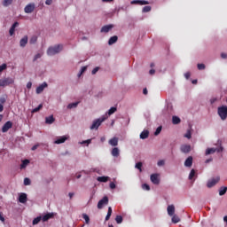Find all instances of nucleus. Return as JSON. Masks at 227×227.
<instances>
[{
  "label": "nucleus",
  "mask_w": 227,
  "mask_h": 227,
  "mask_svg": "<svg viewBox=\"0 0 227 227\" xmlns=\"http://www.w3.org/2000/svg\"><path fill=\"white\" fill-rule=\"evenodd\" d=\"M164 164H166V161L164 160H160L157 162V166L160 167V166H164Z\"/></svg>",
  "instance_id": "47"
},
{
  "label": "nucleus",
  "mask_w": 227,
  "mask_h": 227,
  "mask_svg": "<svg viewBox=\"0 0 227 227\" xmlns=\"http://www.w3.org/2000/svg\"><path fill=\"white\" fill-rule=\"evenodd\" d=\"M118 42V37L116 35H114L112 37H110L109 41H108V45H113L114 43H116Z\"/></svg>",
  "instance_id": "23"
},
{
  "label": "nucleus",
  "mask_w": 227,
  "mask_h": 227,
  "mask_svg": "<svg viewBox=\"0 0 227 227\" xmlns=\"http://www.w3.org/2000/svg\"><path fill=\"white\" fill-rule=\"evenodd\" d=\"M149 74H150V75H153V74H155V69H151L149 71Z\"/></svg>",
  "instance_id": "63"
},
{
  "label": "nucleus",
  "mask_w": 227,
  "mask_h": 227,
  "mask_svg": "<svg viewBox=\"0 0 227 227\" xmlns=\"http://www.w3.org/2000/svg\"><path fill=\"white\" fill-rule=\"evenodd\" d=\"M117 111L116 107L112 106L109 110H108V114L109 116H111V114H114V112Z\"/></svg>",
  "instance_id": "39"
},
{
  "label": "nucleus",
  "mask_w": 227,
  "mask_h": 227,
  "mask_svg": "<svg viewBox=\"0 0 227 227\" xmlns=\"http://www.w3.org/2000/svg\"><path fill=\"white\" fill-rule=\"evenodd\" d=\"M111 215H113V207H109L107 215L106 216V221H109V219H111Z\"/></svg>",
  "instance_id": "24"
},
{
  "label": "nucleus",
  "mask_w": 227,
  "mask_h": 227,
  "mask_svg": "<svg viewBox=\"0 0 227 227\" xmlns=\"http://www.w3.org/2000/svg\"><path fill=\"white\" fill-rule=\"evenodd\" d=\"M184 166L186 168H191L192 166V156H190L185 160Z\"/></svg>",
  "instance_id": "19"
},
{
  "label": "nucleus",
  "mask_w": 227,
  "mask_h": 227,
  "mask_svg": "<svg viewBox=\"0 0 227 227\" xmlns=\"http://www.w3.org/2000/svg\"><path fill=\"white\" fill-rule=\"evenodd\" d=\"M221 58H222L223 59H226L227 54H226V53H222V54H221Z\"/></svg>",
  "instance_id": "62"
},
{
  "label": "nucleus",
  "mask_w": 227,
  "mask_h": 227,
  "mask_svg": "<svg viewBox=\"0 0 227 227\" xmlns=\"http://www.w3.org/2000/svg\"><path fill=\"white\" fill-rule=\"evenodd\" d=\"M12 127H13V122H12L11 121H6L2 127V132H8V129H12Z\"/></svg>",
  "instance_id": "9"
},
{
  "label": "nucleus",
  "mask_w": 227,
  "mask_h": 227,
  "mask_svg": "<svg viewBox=\"0 0 227 227\" xmlns=\"http://www.w3.org/2000/svg\"><path fill=\"white\" fill-rule=\"evenodd\" d=\"M184 137H187V139H191L192 137L191 131H187V133L184 135Z\"/></svg>",
  "instance_id": "53"
},
{
  "label": "nucleus",
  "mask_w": 227,
  "mask_h": 227,
  "mask_svg": "<svg viewBox=\"0 0 227 227\" xmlns=\"http://www.w3.org/2000/svg\"><path fill=\"white\" fill-rule=\"evenodd\" d=\"M131 4H140V6H143L145 4H150V3L146 0H133L131 1Z\"/></svg>",
  "instance_id": "11"
},
{
  "label": "nucleus",
  "mask_w": 227,
  "mask_h": 227,
  "mask_svg": "<svg viewBox=\"0 0 227 227\" xmlns=\"http://www.w3.org/2000/svg\"><path fill=\"white\" fill-rule=\"evenodd\" d=\"M106 121V118L98 119L93 121L92 125L90 126V130H97L100 125H102V122Z\"/></svg>",
  "instance_id": "5"
},
{
  "label": "nucleus",
  "mask_w": 227,
  "mask_h": 227,
  "mask_svg": "<svg viewBox=\"0 0 227 227\" xmlns=\"http://www.w3.org/2000/svg\"><path fill=\"white\" fill-rule=\"evenodd\" d=\"M40 58H42V53H37L33 61H36L37 59H40Z\"/></svg>",
  "instance_id": "48"
},
{
  "label": "nucleus",
  "mask_w": 227,
  "mask_h": 227,
  "mask_svg": "<svg viewBox=\"0 0 227 227\" xmlns=\"http://www.w3.org/2000/svg\"><path fill=\"white\" fill-rule=\"evenodd\" d=\"M223 150H224V148H223L222 145H220L219 147L207 148L206 150L205 154L206 155H212V153H215V152H217V153H221V152H223Z\"/></svg>",
  "instance_id": "4"
},
{
  "label": "nucleus",
  "mask_w": 227,
  "mask_h": 227,
  "mask_svg": "<svg viewBox=\"0 0 227 227\" xmlns=\"http://www.w3.org/2000/svg\"><path fill=\"white\" fill-rule=\"evenodd\" d=\"M197 67L199 70H205V64H198Z\"/></svg>",
  "instance_id": "49"
},
{
  "label": "nucleus",
  "mask_w": 227,
  "mask_h": 227,
  "mask_svg": "<svg viewBox=\"0 0 227 227\" xmlns=\"http://www.w3.org/2000/svg\"><path fill=\"white\" fill-rule=\"evenodd\" d=\"M42 107H43V105L40 104L37 107H35L32 110V113H38V111H40V109H42Z\"/></svg>",
  "instance_id": "40"
},
{
  "label": "nucleus",
  "mask_w": 227,
  "mask_h": 227,
  "mask_svg": "<svg viewBox=\"0 0 227 227\" xmlns=\"http://www.w3.org/2000/svg\"><path fill=\"white\" fill-rule=\"evenodd\" d=\"M113 157H120V149L118 147H114L112 149Z\"/></svg>",
  "instance_id": "22"
},
{
  "label": "nucleus",
  "mask_w": 227,
  "mask_h": 227,
  "mask_svg": "<svg viewBox=\"0 0 227 227\" xmlns=\"http://www.w3.org/2000/svg\"><path fill=\"white\" fill-rule=\"evenodd\" d=\"M184 77H185V79H190V77H191V73H189V72L185 73V74H184Z\"/></svg>",
  "instance_id": "59"
},
{
  "label": "nucleus",
  "mask_w": 227,
  "mask_h": 227,
  "mask_svg": "<svg viewBox=\"0 0 227 227\" xmlns=\"http://www.w3.org/2000/svg\"><path fill=\"white\" fill-rule=\"evenodd\" d=\"M196 176V170L192 169L189 175V180H192Z\"/></svg>",
  "instance_id": "33"
},
{
  "label": "nucleus",
  "mask_w": 227,
  "mask_h": 227,
  "mask_svg": "<svg viewBox=\"0 0 227 227\" xmlns=\"http://www.w3.org/2000/svg\"><path fill=\"white\" fill-rule=\"evenodd\" d=\"M6 64H3L2 66H0V72H3V70H6Z\"/></svg>",
  "instance_id": "52"
},
{
  "label": "nucleus",
  "mask_w": 227,
  "mask_h": 227,
  "mask_svg": "<svg viewBox=\"0 0 227 227\" xmlns=\"http://www.w3.org/2000/svg\"><path fill=\"white\" fill-rule=\"evenodd\" d=\"M115 221H116L117 224H121V223H123V216H121V215H117V216L115 217Z\"/></svg>",
  "instance_id": "31"
},
{
  "label": "nucleus",
  "mask_w": 227,
  "mask_h": 227,
  "mask_svg": "<svg viewBox=\"0 0 227 227\" xmlns=\"http://www.w3.org/2000/svg\"><path fill=\"white\" fill-rule=\"evenodd\" d=\"M161 130H162V126L158 127L154 132V136H159V134H160Z\"/></svg>",
  "instance_id": "41"
},
{
  "label": "nucleus",
  "mask_w": 227,
  "mask_h": 227,
  "mask_svg": "<svg viewBox=\"0 0 227 227\" xmlns=\"http://www.w3.org/2000/svg\"><path fill=\"white\" fill-rule=\"evenodd\" d=\"M63 51V46L61 44H58L55 46L49 47L47 50L48 56H55V54H59Z\"/></svg>",
  "instance_id": "1"
},
{
  "label": "nucleus",
  "mask_w": 227,
  "mask_h": 227,
  "mask_svg": "<svg viewBox=\"0 0 227 227\" xmlns=\"http://www.w3.org/2000/svg\"><path fill=\"white\" fill-rule=\"evenodd\" d=\"M106 205H109V198L107 196L103 197V199L98 202V208L101 210Z\"/></svg>",
  "instance_id": "6"
},
{
  "label": "nucleus",
  "mask_w": 227,
  "mask_h": 227,
  "mask_svg": "<svg viewBox=\"0 0 227 227\" xmlns=\"http://www.w3.org/2000/svg\"><path fill=\"white\" fill-rule=\"evenodd\" d=\"M6 103V98H0V104H5Z\"/></svg>",
  "instance_id": "55"
},
{
  "label": "nucleus",
  "mask_w": 227,
  "mask_h": 227,
  "mask_svg": "<svg viewBox=\"0 0 227 227\" xmlns=\"http://www.w3.org/2000/svg\"><path fill=\"white\" fill-rule=\"evenodd\" d=\"M108 143L111 146H116L118 145V137H114L111 138Z\"/></svg>",
  "instance_id": "20"
},
{
  "label": "nucleus",
  "mask_w": 227,
  "mask_h": 227,
  "mask_svg": "<svg viewBox=\"0 0 227 227\" xmlns=\"http://www.w3.org/2000/svg\"><path fill=\"white\" fill-rule=\"evenodd\" d=\"M90 143H91V139H88V140H84V141H82V143H81V145H90Z\"/></svg>",
  "instance_id": "51"
},
{
  "label": "nucleus",
  "mask_w": 227,
  "mask_h": 227,
  "mask_svg": "<svg viewBox=\"0 0 227 227\" xmlns=\"http://www.w3.org/2000/svg\"><path fill=\"white\" fill-rule=\"evenodd\" d=\"M35 5L34 3L28 4L24 8L25 13H33L35 12Z\"/></svg>",
  "instance_id": "7"
},
{
  "label": "nucleus",
  "mask_w": 227,
  "mask_h": 227,
  "mask_svg": "<svg viewBox=\"0 0 227 227\" xmlns=\"http://www.w3.org/2000/svg\"><path fill=\"white\" fill-rule=\"evenodd\" d=\"M82 217L86 224H90V216L87 214H82Z\"/></svg>",
  "instance_id": "37"
},
{
  "label": "nucleus",
  "mask_w": 227,
  "mask_h": 227,
  "mask_svg": "<svg viewBox=\"0 0 227 227\" xmlns=\"http://www.w3.org/2000/svg\"><path fill=\"white\" fill-rule=\"evenodd\" d=\"M45 88H47V82H43V84L39 85L36 88L37 95H40V93H42V91H43V90H45Z\"/></svg>",
  "instance_id": "13"
},
{
  "label": "nucleus",
  "mask_w": 227,
  "mask_h": 227,
  "mask_svg": "<svg viewBox=\"0 0 227 227\" xmlns=\"http://www.w3.org/2000/svg\"><path fill=\"white\" fill-rule=\"evenodd\" d=\"M0 221H2V223H4V216H3V213H0Z\"/></svg>",
  "instance_id": "61"
},
{
  "label": "nucleus",
  "mask_w": 227,
  "mask_h": 227,
  "mask_svg": "<svg viewBox=\"0 0 227 227\" xmlns=\"http://www.w3.org/2000/svg\"><path fill=\"white\" fill-rule=\"evenodd\" d=\"M98 70H99L98 67H95V68L92 70V72H91L92 75H95V74H97V72H98Z\"/></svg>",
  "instance_id": "54"
},
{
  "label": "nucleus",
  "mask_w": 227,
  "mask_h": 227,
  "mask_svg": "<svg viewBox=\"0 0 227 227\" xmlns=\"http://www.w3.org/2000/svg\"><path fill=\"white\" fill-rule=\"evenodd\" d=\"M148 136H150V131H148V129H145L141 132L140 139H148Z\"/></svg>",
  "instance_id": "18"
},
{
  "label": "nucleus",
  "mask_w": 227,
  "mask_h": 227,
  "mask_svg": "<svg viewBox=\"0 0 227 227\" xmlns=\"http://www.w3.org/2000/svg\"><path fill=\"white\" fill-rule=\"evenodd\" d=\"M85 70H88V67H82L81 68V72H80V74H78V77H81V74H84Z\"/></svg>",
  "instance_id": "43"
},
{
  "label": "nucleus",
  "mask_w": 227,
  "mask_h": 227,
  "mask_svg": "<svg viewBox=\"0 0 227 227\" xmlns=\"http://www.w3.org/2000/svg\"><path fill=\"white\" fill-rule=\"evenodd\" d=\"M109 180V176H98V182H107Z\"/></svg>",
  "instance_id": "30"
},
{
  "label": "nucleus",
  "mask_w": 227,
  "mask_h": 227,
  "mask_svg": "<svg viewBox=\"0 0 227 227\" xmlns=\"http://www.w3.org/2000/svg\"><path fill=\"white\" fill-rule=\"evenodd\" d=\"M9 33H10L11 36H12L13 33H15V29H10Z\"/></svg>",
  "instance_id": "64"
},
{
  "label": "nucleus",
  "mask_w": 227,
  "mask_h": 227,
  "mask_svg": "<svg viewBox=\"0 0 227 227\" xmlns=\"http://www.w3.org/2000/svg\"><path fill=\"white\" fill-rule=\"evenodd\" d=\"M143 13H148V12H152V6L146 5L142 10Z\"/></svg>",
  "instance_id": "32"
},
{
  "label": "nucleus",
  "mask_w": 227,
  "mask_h": 227,
  "mask_svg": "<svg viewBox=\"0 0 227 227\" xmlns=\"http://www.w3.org/2000/svg\"><path fill=\"white\" fill-rule=\"evenodd\" d=\"M215 102H217V99L215 98L210 99L211 104H215Z\"/></svg>",
  "instance_id": "60"
},
{
  "label": "nucleus",
  "mask_w": 227,
  "mask_h": 227,
  "mask_svg": "<svg viewBox=\"0 0 227 227\" xmlns=\"http://www.w3.org/2000/svg\"><path fill=\"white\" fill-rule=\"evenodd\" d=\"M142 188L144 189V191H150V185H148L147 184H144L142 185Z\"/></svg>",
  "instance_id": "46"
},
{
  "label": "nucleus",
  "mask_w": 227,
  "mask_h": 227,
  "mask_svg": "<svg viewBox=\"0 0 227 227\" xmlns=\"http://www.w3.org/2000/svg\"><path fill=\"white\" fill-rule=\"evenodd\" d=\"M219 180H221V178L219 176L215 177V178H213L211 180H209L207 182V187L210 189L211 187H214V185H215L216 184L219 183Z\"/></svg>",
  "instance_id": "10"
},
{
  "label": "nucleus",
  "mask_w": 227,
  "mask_h": 227,
  "mask_svg": "<svg viewBox=\"0 0 227 227\" xmlns=\"http://www.w3.org/2000/svg\"><path fill=\"white\" fill-rule=\"evenodd\" d=\"M52 217H54V214L48 213L42 217V221L43 223H47V221H49V219H52Z\"/></svg>",
  "instance_id": "12"
},
{
  "label": "nucleus",
  "mask_w": 227,
  "mask_h": 227,
  "mask_svg": "<svg viewBox=\"0 0 227 227\" xmlns=\"http://www.w3.org/2000/svg\"><path fill=\"white\" fill-rule=\"evenodd\" d=\"M36 40H38V37L35 35L32 36L30 39V43H36Z\"/></svg>",
  "instance_id": "45"
},
{
  "label": "nucleus",
  "mask_w": 227,
  "mask_h": 227,
  "mask_svg": "<svg viewBox=\"0 0 227 227\" xmlns=\"http://www.w3.org/2000/svg\"><path fill=\"white\" fill-rule=\"evenodd\" d=\"M135 168H137V169H139V171H143L142 168H143V163L141 161L137 162L135 166Z\"/></svg>",
  "instance_id": "38"
},
{
  "label": "nucleus",
  "mask_w": 227,
  "mask_h": 227,
  "mask_svg": "<svg viewBox=\"0 0 227 227\" xmlns=\"http://www.w3.org/2000/svg\"><path fill=\"white\" fill-rule=\"evenodd\" d=\"M20 203H27V194L20 193L19 197Z\"/></svg>",
  "instance_id": "14"
},
{
  "label": "nucleus",
  "mask_w": 227,
  "mask_h": 227,
  "mask_svg": "<svg viewBox=\"0 0 227 227\" xmlns=\"http://www.w3.org/2000/svg\"><path fill=\"white\" fill-rule=\"evenodd\" d=\"M40 221H42V216H37L36 218H35L32 222V224L35 225L38 224V223H40Z\"/></svg>",
  "instance_id": "36"
},
{
  "label": "nucleus",
  "mask_w": 227,
  "mask_h": 227,
  "mask_svg": "<svg viewBox=\"0 0 227 227\" xmlns=\"http://www.w3.org/2000/svg\"><path fill=\"white\" fill-rule=\"evenodd\" d=\"M227 192V187H221L219 190V196H224L226 194Z\"/></svg>",
  "instance_id": "27"
},
{
  "label": "nucleus",
  "mask_w": 227,
  "mask_h": 227,
  "mask_svg": "<svg viewBox=\"0 0 227 227\" xmlns=\"http://www.w3.org/2000/svg\"><path fill=\"white\" fill-rule=\"evenodd\" d=\"M24 185H31V179H29L28 177H26L24 179Z\"/></svg>",
  "instance_id": "42"
},
{
  "label": "nucleus",
  "mask_w": 227,
  "mask_h": 227,
  "mask_svg": "<svg viewBox=\"0 0 227 227\" xmlns=\"http://www.w3.org/2000/svg\"><path fill=\"white\" fill-rule=\"evenodd\" d=\"M181 120L179 119L178 116H173L172 117V123L173 125H178L180 123Z\"/></svg>",
  "instance_id": "26"
},
{
  "label": "nucleus",
  "mask_w": 227,
  "mask_h": 227,
  "mask_svg": "<svg viewBox=\"0 0 227 227\" xmlns=\"http://www.w3.org/2000/svg\"><path fill=\"white\" fill-rule=\"evenodd\" d=\"M67 139H68V137H67V136H63L59 137L57 140H55V145H61L63 143H65V141H67Z\"/></svg>",
  "instance_id": "16"
},
{
  "label": "nucleus",
  "mask_w": 227,
  "mask_h": 227,
  "mask_svg": "<svg viewBox=\"0 0 227 227\" xmlns=\"http://www.w3.org/2000/svg\"><path fill=\"white\" fill-rule=\"evenodd\" d=\"M31 86H33V83H32L31 82H28L27 83V90H31Z\"/></svg>",
  "instance_id": "57"
},
{
  "label": "nucleus",
  "mask_w": 227,
  "mask_h": 227,
  "mask_svg": "<svg viewBox=\"0 0 227 227\" xmlns=\"http://www.w3.org/2000/svg\"><path fill=\"white\" fill-rule=\"evenodd\" d=\"M16 27H19V22H14L12 26L11 27V29H15Z\"/></svg>",
  "instance_id": "50"
},
{
  "label": "nucleus",
  "mask_w": 227,
  "mask_h": 227,
  "mask_svg": "<svg viewBox=\"0 0 227 227\" xmlns=\"http://www.w3.org/2000/svg\"><path fill=\"white\" fill-rule=\"evenodd\" d=\"M20 47H26V45L27 44V36L23 37L20 42Z\"/></svg>",
  "instance_id": "25"
},
{
  "label": "nucleus",
  "mask_w": 227,
  "mask_h": 227,
  "mask_svg": "<svg viewBox=\"0 0 227 227\" xmlns=\"http://www.w3.org/2000/svg\"><path fill=\"white\" fill-rule=\"evenodd\" d=\"M110 189H116V184L114 182L110 183Z\"/></svg>",
  "instance_id": "56"
},
{
  "label": "nucleus",
  "mask_w": 227,
  "mask_h": 227,
  "mask_svg": "<svg viewBox=\"0 0 227 227\" xmlns=\"http://www.w3.org/2000/svg\"><path fill=\"white\" fill-rule=\"evenodd\" d=\"M218 115L220 116L221 120L224 121L227 118V106H219L217 109Z\"/></svg>",
  "instance_id": "3"
},
{
  "label": "nucleus",
  "mask_w": 227,
  "mask_h": 227,
  "mask_svg": "<svg viewBox=\"0 0 227 227\" xmlns=\"http://www.w3.org/2000/svg\"><path fill=\"white\" fill-rule=\"evenodd\" d=\"M45 4H47L48 6H51V4H52V0H46Z\"/></svg>",
  "instance_id": "58"
},
{
  "label": "nucleus",
  "mask_w": 227,
  "mask_h": 227,
  "mask_svg": "<svg viewBox=\"0 0 227 227\" xmlns=\"http://www.w3.org/2000/svg\"><path fill=\"white\" fill-rule=\"evenodd\" d=\"M53 121H55L53 115H51L45 118V123H47L48 125H52Z\"/></svg>",
  "instance_id": "21"
},
{
  "label": "nucleus",
  "mask_w": 227,
  "mask_h": 227,
  "mask_svg": "<svg viewBox=\"0 0 227 227\" xmlns=\"http://www.w3.org/2000/svg\"><path fill=\"white\" fill-rule=\"evenodd\" d=\"M167 212L170 216L175 215V206L174 205L168 206Z\"/></svg>",
  "instance_id": "15"
},
{
  "label": "nucleus",
  "mask_w": 227,
  "mask_h": 227,
  "mask_svg": "<svg viewBox=\"0 0 227 227\" xmlns=\"http://www.w3.org/2000/svg\"><path fill=\"white\" fill-rule=\"evenodd\" d=\"M12 3H13V0H4L3 2V6H10V4H12Z\"/></svg>",
  "instance_id": "35"
},
{
  "label": "nucleus",
  "mask_w": 227,
  "mask_h": 227,
  "mask_svg": "<svg viewBox=\"0 0 227 227\" xmlns=\"http://www.w3.org/2000/svg\"><path fill=\"white\" fill-rule=\"evenodd\" d=\"M113 27H114V25H106L102 27L101 29H113Z\"/></svg>",
  "instance_id": "44"
},
{
  "label": "nucleus",
  "mask_w": 227,
  "mask_h": 227,
  "mask_svg": "<svg viewBox=\"0 0 227 227\" xmlns=\"http://www.w3.org/2000/svg\"><path fill=\"white\" fill-rule=\"evenodd\" d=\"M181 152L183 153H189L191 152V145H184L181 146Z\"/></svg>",
  "instance_id": "17"
},
{
  "label": "nucleus",
  "mask_w": 227,
  "mask_h": 227,
  "mask_svg": "<svg viewBox=\"0 0 227 227\" xmlns=\"http://www.w3.org/2000/svg\"><path fill=\"white\" fill-rule=\"evenodd\" d=\"M13 82H15V80H13V78H2L0 79V88H6V86H10V84H13Z\"/></svg>",
  "instance_id": "2"
},
{
  "label": "nucleus",
  "mask_w": 227,
  "mask_h": 227,
  "mask_svg": "<svg viewBox=\"0 0 227 227\" xmlns=\"http://www.w3.org/2000/svg\"><path fill=\"white\" fill-rule=\"evenodd\" d=\"M77 106H79V101L69 104L67 106V109H75V107H77Z\"/></svg>",
  "instance_id": "28"
},
{
  "label": "nucleus",
  "mask_w": 227,
  "mask_h": 227,
  "mask_svg": "<svg viewBox=\"0 0 227 227\" xmlns=\"http://www.w3.org/2000/svg\"><path fill=\"white\" fill-rule=\"evenodd\" d=\"M172 223H174V224H176V223H180V217H178V215H172Z\"/></svg>",
  "instance_id": "29"
},
{
  "label": "nucleus",
  "mask_w": 227,
  "mask_h": 227,
  "mask_svg": "<svg viewBox=\"0 0 227 227\" xmlns=\"http://www.w3.org/2000/svg\"><path fill=\"white\" fill-rule=\"evenodd\" d=\"M27 164H29V160H24L20 165V168L24 169V168H26V166H27Z\"/></svg>",
  "instance_id": "34"
},
{
  "label": "nucleus",
  "mask_w": 227,
  "mask_h": 227,
  "mask_svg": "<svg viewBox=\"0 0 227 227\" xmlns=\"http://www.w3.org/2000/svg\"><path fill=\"white\" fill-rule=\"evenodd\" d=\"M151 182L154 185H159L160 184V179L159 178V174H152L151 175Z\"/></svg>",
  "instance_id": "8"
}]
</instances>
